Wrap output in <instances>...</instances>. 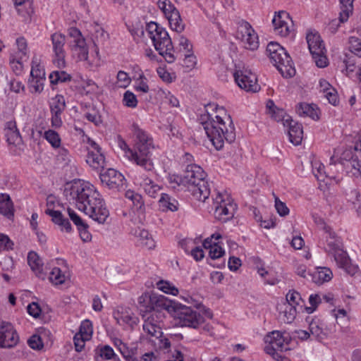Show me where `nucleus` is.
Returning a JSON list of instances; mask_svg holds the SVG:
<instances>
[{"label":"nucleus","instance_id":"f257e3e1","mask_svg":"<svg viewBox=\"0 0 361 361\" xmlns=\"http://www.w3.org/2000/svg\"><path fill=\"white\" fill-rule=\"evenodd\" d=\"M67 200L81 212L99 224H105L109 217V211L104 200L94 185L80 180L73 182L66 189Z\"/></svg>","mask_w":361,"mask_h":361},{"label":"nucleus","instance_id":"f03ea898","mask_svg":"<svg viewBox=\"0 0 361 361\" xmlns=\"http://www.w3.org/2000/svg\"><path fill=\"white\" fill-rule=\"evenodd\" d=\"M200 121L216 149L221 150L225 141L232 143L235 140L232 118L224 106L209 104L206 106V113L200 116Z\"/></svg>","mask_w":361,"mask_h":361},{"label":"nucleus","instance_id":"7ed1b4c3","mask_svg":"<svg viewBox=\"0 0 361 361\" xmlns=\"http://www.w3.org/2000/svg\"><path fill=\"white\" fill-rule=\"evenodd\" d=\"M146 31L156 50L168 63H173L178 56L192 51V44L183 35L179 36L178 45L174 48L166 30L155 22L148 23Z\"/></svg>","mask_w":361,"mask_h":361},{"label":"nucleus","instance_id":"20e7f679","mask_svg":"<svg viewBox=\"0 0 361 361\" xmlns=\"http://www.w3.org/2000/svg\"><path fill=\"white\" fill-rule=\"evenodd\" d=\"M135 139L133 150H128L133 162L150 171L154 169V164L150 158L151 149L153 148L152 139L147 133L134 123L132 126Z\"/></svg>","mask_w":361,"mask_h":361},{"label":"nucleus","instance_id":"39448f33","mask_svg":"<svg viewBox=\"0 0 361 361\" xmlns=\"http://www.w3.org/2000/svg\"><path fill=\"white\" fill-rule=\"evenodd\" d=\"M206 173L197 164H188L184 171V183L195 199L204 202L210 195L208 182L205 180Z\"/></svg>","mask_w":361,"mask_h":361},{"label":"nucleus","instance_id":"423d86ee","mask_svg":"<svg viewBox=\"0 0 361 361\" xmlns=\"http://www.w3.org/2000/svg\"><path fill=\"white\" fill-rule=\"evenodd\" d=\"M267 53L271 62L283 77L290 78L295 75V70L290 56L279 43L269 42L267 47Z\"/></svg>","mask_w":361,"mask_h":361},{"label":"nucleus","instance_id":"0eeeda50","mask_svg":"<svg viewBox=\"0 0 361 361\" xmlns=\"http://www.w3.org/2000/svg\"><path fill=\"white\" fill-rule=\"evenodd\" d=\"M213 200L214 214L216 219L227 221L233 217L237 206L227 192H218Z\"/></svg>","mask_w":361,"mask_h":361},{"label":"nucleus","instance_id":"6e6552de","mask_svg":"<svg viewBox=\"0 0 361 361\" xmlns=\"http://www.w3.org/2000/svg\"><path fill=\"white\" fill-rule=\"evenodd\" d=\"M307 43L312 59L319 68L327 66L329 61L323 40L317 32H310L306 36Z\"/></svg>","mask_w":361,"mask_h":361},{"label":"nucleus","instance_id":"1a4fd4ad","mask_svg":"<svg viewBox=\"0 0 361 361\" xmlns=\"http://www.w3.org/2000/svg\"><path fill=\"white\" fill-rule=\"evenodd\" d=\"M236 38L245 49L255 51L259 47L258 35L252 25L245 20H240L238 23Z\"/></svg>","mask_w":361,"mask_h":361},{"label":"nucleus","instance_id":"9d476101","mask_svg":"<svg viewBox=\"0 0 361 361\" xmlns=\"http://www.w3.org/2000/svg\"><path fill=\"white\" fill-rule=\"evenodd\" d=\"M233 77L239 87L247 92H257L260 90L256 74L245 66H235Z\"/></svg>","mask_w":361,"mask_h":361},{"label":"nucleus","instance_id":"9b49d317","mask_svg":"<svg viewBox=\"0 0 361 361\" xmlns=\"http://www.w3.org/2000/svg\"><path fill=\"white\" fill-rule=\"evenodd\" d=\"M157 6L168 19L171 28L178 33L182 32L185 29V25L174 5L169 0H159Z\"/></svg>","mask_w":361,"mask_h":361},{"label":"nucleus","instance_id":"f8f14e48","mask_svg":"<svg viewBox=\"0 0 361 361\" xmlns=\"http://www.w3.org/2000/svg\"><path fill=\"white\" fill-rule=\"evenodd\" d=\"M176 317L180 326L193 329L198 328L204 322V317L199 312L185 305L177 310Z\"/></svg>","mask_w":361,"mask_h":361},{"label":"nucleus","instance_id":"ddd939ff","mask_svg":"<svg viewBox=\"0 0 361 361\" xmlns=\"http://www.w3.org/2000/svg\"><path fill=\"white\" fill-rule=\"evenodd\" d=\"M264 341L267 344L264 350L268 354L276 351H286L289 349V338L279 331H273L267 334L264 337Z\"/></svg>","mask_w":361,"mask_h":361},{"label":"nucleus","instance_id":"4468645a","mask_svg":"<svg viewBox=\"0 0 361 361\" xmlns=\"http://www.w3.org/2000/svg\"><path fill=\"white\" fill-rule=\"evenodd\" d=\"M52 49L54 52L53 63L59 68L66 66V36L60 32H55L51 35Z\"/></svg>","mask_w":361,"mask_h":361},{"label":"nucleus","instance_id":"2eb2a0df","mask_svg":"<svg viewBox=\"0 0 361 361\" xmlns=\"http://www.w3.org/2000/svg\"><path fill=\"white\" fill-rule=\"evenodd\" d=\"M19 340V335L12 324L0 319V348H13Z\"/></svg>","mask_w":361,"mask_h":361},{"label":"nucleus","instance_id":"dca6fc26","mask_svg":"<svg viewBox=\"0 0 361 361\" xmlns=\"http://www.w3.org/2000/svg\"><path fill=\"white\" fill-rule=\"evenodd\" d=\"M68 35L73 39L71 50L77 55L80 61H87L88 48L81 32L76 27H71L68 30Z\"/></svg>","mask_w":361,"mask_h":361},{"label":"nucleus","instance_id":"f3484780","mask_svg":"<svg viewBox=\"0 0 361 361\" xmlns=\"http://www.w3.org/2000/svg\"><path fill=\"white\" fill-rule=\"evenodd\" d=\"M6 136L10 146L11 153L13 155H20L23 138L15 121H9L6 123Z\"/></svg>","mask_w":361,"mask_h":361},{"label":"nucleus","instance_id":"a211bd4d","mask_svg":"<svg viewBox=\"0 0 361 361\" xmlns=\"http://www.w3.org/2000/svg\"><path fill=\"white\" fill-rule=\"evenodd\" d=\"M89 145L86 162L94 169L99 170L105 166V158L102 153L101 148L94 140L88 138Z\"/></svg>","mask_w":361,"mask_h":361},{"label":"nucleus","instance_id":"6ab92c4d","mask_svg":"<svg viewBox=\"0 0 361 361\" xmlns=\"http://www.w3.org/2000/svg\"><path fill=\"white\" fill-rule=\"evenodd\" d=\"M99 177L102 184L109 189L119 190L126 184V180L123 174L114 169H108L100 173Z\"/></svg>","mask_w":361,"mask_h":361},{"label":"nucleus","instance_id":"aec40b11","mask_svg":"<svg viewBox=\"0 0 361 361\" xmlns=\"http://www.w3.org/2000/svg\"><path fill=\"white\" fill-rule=\"evenodd\" d=\"M272 23L275 33L281 37H288L293 30V22L286 11H281L276 14Z\"/></svg>","mask_w":361,"mask_h":361},{"label":"nucleus","instance_id":"412c9836","mask_svg":"<svg viewBox=\"0 0 361 361\" xmlns=\"http://www.w3.org/2000/svg\"><path fill=\"white\" fill-rule=\"evenodd\" d=\"M135 183L151 197L155 198L161 190V186L155 183L146 174H138L135 178Z\"/></svg>","mask_w":361,"mask_h":361},{"label":"nucleus","instance_id":"4be33fe9","mask_svg":"<svg viewBox=\"0 0 361 361\" xmlns=\"http://www.w3.org/2000/svg\"><path fill=\"white\" fill-rule=\"evenodd\" d=\"M54 204V197L49 196L47 200V208L45 210V213L51 217V220L54 223L61 226V230L71 232L72 228L69 221L64 218L60 212L53 209Z\"/></svg>","mask_w":361,"mask_h":361},{"label":"nucleus","instance_id":"5701e85b","mask_svg":"<svg viewBox=\"0 0 361 361\" xmlns=\"http://www.w3.org/2000/svg\"><path fill=\"white\" fill-rule=\"evenodd\" d=\"M22 37L16 39V47L11 49L9 57V63L13 72L16 75L23 73V51L21 47Z\"/></svg>","mask_w":361,"mask_h":361},{"label":"nucleus","instance_id":"b1692460","mask_svg":"<svg viewBox=\"0 0 361 361\" xmlns=\"http://www.w3.org/2000/svg\"><path fill=\"white\" fill-rule=\"evenodd\" d=\"M284 126L288 127V136L290 142L295 145L301 143L303 137V130L301 124L293 121L290 116H287L283 119Z\"/></svg>","mask_w":361,"mask_h":361},{"label":"nucleus","instance_id":"393cba45","mask_svg":"<svg viewBox=\"0 0 361 361\" xmlns=\"http://www.w3.org/2000/svg\"><path fill=\"white\" fill-rule=\"evenodd\" d=\"M14 206L9 195L0 193V214L9 220L14 217Z\"/></svg>","mask_w":361,"mask_h":361},{"label":"nucleus","instance_id":"a878e982","mask_svg":"<svg viewBox=\"0 0 361 361\" xmlns=\"http://www.w3.org/2000/svg\"><path fill=\"white\" fill-rule=\"evenodd\" d=\"M281 319L287 324L294 321L296 317L298 308L293 306L289 302H282L278 306Z\"/></svg>","mask_w":361,"mask_h":361},{"label":"nucleus","instance_id":"bb28decb","mask_svg":"<svg viewBox=\"0 0 361 361\" xmlns=\"http://www.w3.org/2000/svg\"><path fill=\"white\" fill-rule=\"evenodd\" d=\"M297 114L300 116H308L313 120L319 119V109L314 104L300 103L296 106Z\"/></svg>","mask_w":361,"mask_h":361},{"label":"nucleus","instance_id":"cd10ccee","mask_svg":"<svg viewBox=\"0 0 361 361\" xmlns=\"http://www.w3.org/2000/svg\"><path fill=\"white\" fill-rule=\"evenodd\" d=\"M310 331L311 334L319 341L326 339L329 334V329H326L324 323L319 320H313L310 324Z\"/></svg>","mask_w":361,"mask_h":361},{"label":"nucleus","instance_id":"c85d7f7f","mask_svg":"<svg viewBox=\"0 0 361 361\" xmlns=\"http://www.w3.org/2000/svg\"><path fill=\"white\" fill-rule=\"evenodd\" d=\"M333 276L332 271L326 267L317 268L311 276L312 280L317 284L329 281Z\"/></svg>","mask_w":361,"mask_h":361},{"label":"nucleus","instance_id":"c756f323","mask_svg":"<svg viewBox=\"0 0 361 361\" xmlns=\"http://www.w3.org/2000/svg\"><path fill=\"white\" fill-rule=\"evenodd\" d=\"M139 310L142 317H145L147 314L153 311L152 307V293H145L138 298Z\"/></svg>","mask_w":361,"mask_h":361},{"label":"nucleus","instance_id":"7c9ffc66","mask_svg":"<svg viewBox=\"0 0 361 361\" xmlns=\"http://www.w3.org/2000/svg\"><path fill=\"white\" fill-rule=\"evenodd\" d=\"M159 205L160 209L164 212H176L178 209V201L166 193L161 194V197L159 200Z\"/></svg>","mask_w":361,"mask_h":361},{"label":"nucleus","instance_id":"2f4dec72","mask_svg":"<svg viewBox=\"0 0 361 361\" xmlns=\"http://www.w3.org/2000/svg\"><path fill=\"white\" fill-rule=\"evenodd\" d=\"M152 305L153 311H169L171 307V300L164 295L152 293Z\"/></svg>","mask_w":361,"mask_h":361},{"label":"nucleus","instance_id":"473e14b6","mask_svg":"<svg viewBox=\"0 0 361 361\" xmlns=\"http://www.w3.org/2000/svg\"><path fill=\"white\" fill-rule=\"evenodd\" d=\"M30 77L46 79L44 66L41 64V59L35 56L32 59Z\"/></svg>","mask_w":361,"mask_h":361},{"label":"nucleus","instance_id":"72a5a7b5","mask_svg":"<svg viewBox=\"0 0 361 361\" xmlns=\"http://www.w3.org/2000/svg\"><path fill=\"white\" fill-rule=\"evenodd\" d=\"M126 197L133 202L134 207L140 214H144L145 207L143 198L141 195L132 190H128L126 192Z\"/></svg>","mask_w":361,"mask_h":361},{"label":"nucleus","instance_id":"f704fd0d","mask_svg":"<svg viewBox=\"0 0 361 361\" xmlns=\"http://www.w3.org/2000/svg\"><path fill=\"white\" fill-rule=\"evenodd\" d=\"M137 238L139 243L142 246H145L147 249H153L155 247V242L148 231L139 229Z\"/></svg>","mask_w":361,"mask_h":361},{"label":"nucleus","instance_id":"c9c22d12","mask_svg":"<svg viewBox=\"0 0 361 361\" xmlns=\"http://www.w3.org/2000/svg\"><path fill=\"white\" fill-rule=\"evenodd\" d=\"M27 264L32 271L36 274L42 272L43 263L39 255L33 251H31L27 255Z\"/></svg>","mask_w":361,"mask_h":361},{"label":"nucleus","instance_id":"e433bc0d","mask_svg":"<svg viewBox=\"0 0 361 361\" xmlns=\"http://www.w3.org/2000/svg\"><path fill=\"white\" fill-rule=\"evenodd\" d=\"M45 80L30 77L27 82L28 90L32 94L41 93L44 89Z\"/></svg>","mask_w":361,"mask_h":361},{"label":"nucleus","instance_id":"4c0bfd02","mask_svg":"<svg viewBox=\"0 0 361 361\" xmlns=\"http://www.w3.org/2000/svg\"><path fill=\"white\" fill-rule=\"evenodd\" d=\"M341 11L340 12V21L346 22L353 12V3L354 0H340Z\"/></svg>","mask_w":361,"mask_h":361},{"label":"nucleus","instance_id":"58836bf2","mask_svg":"<svg viewBox=\"0 0 361 361\" xmlns=\"http://www.w3.org/2000/svg\"><path fill=\"white\" fill-rule=\"evenodd\" d=\"M92 36L94 37V43L103 44L109 37V35L105 30L98 24L93 26Z\"/></svg>","mask_w":361,"mask_h":361},{"label":"nucleus","instance_id":"ea45409f","mask_svg":"<svg viewBox=\"0 0 361 361\" xmlns=\"http://www.w3.org/2000/svg\"><path fill=\"white\" fill-rule=\"evenodd\" d=\"M284 302H289L296 308H302L303 306V300L300 296V294L295 290H289L286 294V301Z\"/></svg>","mask_w":361,"mask_h":361},{"label":"nucleus","instance_id":"a19ab883","mask_svg":"<svg viewBox=\"0 0 361 361\" xmlns=\"http://www.w3.org/2000/svg\"><path fill=\"white\" fill-rule=\"evenodd\" d=\"M267 109L269 111V114H271V117L274 118L276 121H283L284 119V112L281 109H279L274 102L269 99L267 101L266 104Z\"/></svg>","mask_w":361,"mask_h":361},{"label":"nucleus","instance_id":"79ce46f5","mask_svg":"<svg viewBox=\"0 0 361 361\" xmlns=\"http://www.w3.org/2000/svg\"><path fill=\"white\" fill-rule=\"evenodd\" d=\"M326 238V246L324 249L326 252L333 254L340 249L338 240L335 238V233L332 231V235L325 233Z\"/></svg>","mask_w":361,"mask_h":361},{"label":"nucleus","instance_id":"37998d69","mask_svg":"<svg viewBox=\"0 0 361 361\" xmlns=\"http://www.w3.org/2000/svg\"><path fill=\"white\" fill-rule=\"evenodd\" d=\"M164 317L165 315L163 312L152 311L151 312L147 314V316L143 318L145 319V322H149L152 324L161 326V324Z\"/></svg>","mask_w":361,"mask_h":361},{"label":"nucleus","instance_id":"c03bdc74","mask_svg":"<svg viewBox=\"0 0 361 361\" xmlns=\"http://www.w3.org/2000/svg\"><path fill=\"white\" fill-rule=\"evenodd\" d=\"M157 288L166 294L177 295L178 294V288L172 283L166 281H159L157 283Z\"/></svg>","mask_w":361,"mask_h":361},{"label":"nucleus","instance_id":"a18cd8bd","mask_svg":"<svg viewBox=\"0 0 361 361\" xmlns=\"http://www.w3.org/2000/svg\"><path fill=\"white\" fill-rule=\"evenodd\" d=\"M51 111H63L66 109V102L63 96L57 94L54 97L51 98L50 103Z\"/></svg>","mask_w":361,"mask_h":361},{"label":"nucleus","instance_id":"49530a36","mask_svg":"<svg viewBox=\"0 0 361 361\" xmlns=\"http://www.w3.org/2000/svg\"><path fill=\"white\" fill-rule=\"evenodd\" d=\"M168 180L170 186L173 189H185L186 183H184V178L176 174H169L168 176Z\"/></svg>","mask_w":361,"mask_h":361},{"label":"nucleus","instance_id":"de8ad7c7","mask_svg":"<svg viewBox=\"0 0 361 361\" xmlns=\"http://www.w3.org/2000/svg\"><path fill=\"white\" fill-rule=\"evenodd\" d=\"M312 171L319 181H324L326 178L329 177L324 171V166L319 161H314L312 164Z\"/></svg>","mask_w":361,"mask_h":361},{"label":"nucleus","instance_id":"09e8293b","mask_svg":"<svg viewBox=\"0 0 361 361\" xmlns=\"http://www.w3.org/2000/svg\"><path fill=\"white\" fill-rule=\"evenodd\" d=\"M348 49L355 55L361 57V39L351 36L348 38Z\"/></svg>","mask_w":361,"mask_h":361},{"label":"nucleus","instance_id":"8fccbe9b","mask_svg":"<svg viewBox=\"0 0 361 361\" xmlns=\"http://www.w3.org/2000/svg\"><path fill=\"white\" fill-rule=\"evenodd\" d=\"M44 137L54 148H58L61 145V138L59 135L53 130H48L44 132Z\"/></svg>","mask_w":361,"mask_h":361},{"label":"nucleus","instance_id":"3c124183","mask_svg":"<svg viewBox=\"0 0 361 361\" xmlns=\"http://www.w3.org/2000/svg\"><path fill=\"white\" fill-rule=\"evenodd\" d=\"M93 333V328L92 322L88 320H84L80 326L79 335L80 336H85V339H90Z\"/></svg>","mask_w":361,"mask_h":361},{"label":"nucleus","instance_id":"603ef678","mask_svg":"<svg viewBox=\"0 0 361 361\" xmlns=\"http://www.w3.org/2000/svg\"><path fill=\"white\" fill-rule=\"evenodd\" d=\"M71 75L65 71H54L49 75V79L51 84H58L60 82L70 80Z\"/></svg>","mask_w":361,"mask_h":361},{"label":"nucleus","instance_id":"864d4df0","mask_svg":"<svg viewBox=\"0 0 361 361\" xmlns=\"http://www.w3.org/2000/svg\"><path fill=\"white\" fill-rule=\"evenodd\" d=\"M143 329L148 334L156 338H159L162 334L161 326L152 324L149 322H144Z\"/></svg>","mask_w":361,"mask_h":361},{"label":"nucleus","instance_id":"5fc2aeb1","mask_svg":"<svg viewBox=\"0 0 361 361\" xmlns=\"http://www.w3.org/2000/svg\"><path fill=\"white\" fill-rule=\"evenodd\" d=\"M66 276L62 274L61 270L54 267L49 274V280L55 285L62 284L65 281Z\"/></svg>","mask_w":361,"mask_h":361},{"label":"nucleus","instance_id":"6e6d98bb","mask_svg":"<svg viewBox=\"0 0 361 361\" xmlns=\"http://www.w3.org/2000/svg\"><path fill=\"white\" fill-rule=\"evenodd\" d=\"M332 255L340 268H342L343 266H346L350 260L347 253L341 249H339Z\"/></svg>","mask_w":361,"mask_h":361},{"label":"nucleus","instance_id":"4d7b16f0","mask_svg":"<svg viewBox=\"0 0 361 361\" xmlns=\"http://www.w3.org/2000/svg\"><path fill=\"white\" fill-rule=\"evenodd\" d=\"M123 104L129 108H135L137 105V99L136 96L130 91H126L123 94Z\"/></svg>","mask_w":361,"mask_h":361},{"label":"nucleus","instance_id":"13d9d810","mask_svg":"<svg viewBox=\"0 0 361 361\" xmlns=\"http://www.w3.org/2000/svg\"><path fill=\"white\" fill-rule=\"evenodd\" d=\"M135 89V90L143 93L148 92L149 88L147 82V78L143 73H140L136 80Z\"/></svg>","mask_w":361,"mask_h":361},{"label":"nucleus","instance_id":"bf43d9fd","mask_svg":"<svg viewBox=\"0 0 361 361\" xmlns=\"http://www.w3.org/2000/svg\"><path fill=\"white\" fill-rule=\"evenodd\" d=\"M28 345L33 350H40L44 348V343L38 334H33L27 340Z\"/></svg>","mask_w":361,"mask_h":361},{"label":"nucleus","instance_id":"052dcab7","mask_svg":"<svg viewBox=\"0 0 361 361\" xmlns=\"http://www.w3.org/2000/svg\"><path fill=\"white\" fill-rule=\"evenodd\" d=\"M113 343L117 348V349L124 358H126L128 356L130 355L129 348L121 339L117 338H114L113 340Z\"/></svg>","mask_w":361,"mask_h":361},{"label":"nucleus","instance_id":"680f3d73","mask_svg":"<svg viewBox=\"0 0 361 361\" xmlns=\"http://www.w3.org/2000/svg\"><path fill=\"white\" fill-rule=\"evenodd\" d=\"M350 169L348 173L356 178H361V164L359 161L353 159L350 162Z\"/></svg>","mask_w":361,"mask_h":361},{"label":"nucleus","instance_id":"e2e57ef3","mask_svg":"<svg viewBox=\"0 0 361 361\" xmlns=\"http://www.w3.org/2000/svg\"><path fill=\"white\" fill-rule=\"evenodd\" d=\"M178 59H183L184 64L188 68H192L196 65V57L192 51L181 55Z\"/></svg>","mask_w":361,"mask_h":361},{"label":"nucleus","instance_id":"0e129e2a","mask_svg":"<svg viewBox=\"0 0 361 361\" xmlns=\"http://www.w3.org/2000/svg\"><path fill=\"white\" fill-rule=\"evenodd\" d=\"M13 246V243L9 238L3 233H0V252L12 250Z\"/></svg>","mask_w":361,"mask_h":361},{"label":"nucleus","instance_id":"69168bd1","mask_svg":"<svg viewBox=\"0 0 361 361\" xmlns=\"http://www.w3.org/2000/svg\"><path fill=\"white\" fill-rule=\"evenodd\" d=\"M63 111H51V126L54 128H59L62 126L63 121L61 119V115Z\"/></svg>","mask_w":361,"mask_h":361},{"label":"nucleus","instance_id":"338daca9","mask_svg":"<svg viewBox=\"0 0 361 361\" xmlns=\"http://www.w3.org/2000/svg\"><path fill=\"white\" fill-rule=\"evenodd\" d=\"M78 230L80 236V238L84 242H89L92 239V235L88 231V226L84 223L81 226H78Z\"/></svg>","mask_w":361,"mask_h":361},{"label":"nucleus","instance_id":"774afa93","mask_svg":"<svg viewBox=\"0 0 361 361\" xmlns=\"http://www.w3.org/2000/svg\"><path fill=\"white\" fill-rule=\"evenodd\" d=\"M27 312L30 316L33 317L34 318H37L40 316L42 313V310L37 302H32V303L27 305Z\"/></svg>","mask_w":361,"mask_h":361}]
</instances>
